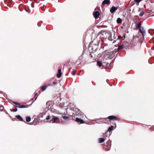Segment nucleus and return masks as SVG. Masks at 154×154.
<instances>
[{
    "label": "nucleus",
    "mask_w": 154,
    "mask_h": 154,
    "mask_svg": "<svg viewBox=\"0 0 154 154\" xmlns=\"http://www.w3.org/2000/svg\"><path fill=\"white\" fill-rule=\"evenodd\" d=\"M103 121H104V123H107L109 121H111L112 120H118L119 118L114 116H108L107 118H104L103 119Z\"/></svg>",
    "instance_id": "obj_1"
},
{
    "label": "nucleus",
    "mask_w": 154,
    "mask_h": 154,
    "mask_svg": "<svg viewBox=\"0 0 154 154\" xmlns=\"http://www.w3.org/2000/svg\"><path fill=\"white\" fill-rule=\"evenodd\" d=\"M93 43V42L91 44V45H92V47L95 46V47L94 48H92V50H93L94 49V50H96L97 49V47L98 45L99 42V41H97V43Z\"/></svg>",
    "instance_id": "obj_2"
},
{
    "label": "nucleus",
    "mask_w": 154,
    "mask_h": 154,
    "mask_svg": "<svg viewBox=\"0 0 154 154\" xmlns=\"http://www.w3.org/2000/svg\"><path fill=\"white\" fill-rule=\"evenodd\" d=\"M99 33L100 34H101L103 36L107 34L108 35H110V33L109 32H107L106 30H102L99 32Z\"/></svg>",
    "instance_id": "obj_3"
},
{
    "label": "nucleus",
    "mask_w": 154,
    "mask_h": 154,
    "mask_svg": "<svg viewBox=\"0 0 154 154\" xmlns=\"http://www.w3.org/2000/svg\"><path fill=\"white\" fill-rule=\"evenodd\" d=\"M75 121L80 124H83L85 123V122L83 120L78 118H76Z\"/></svg>",
    "instance_id": "obj_4"
},
{
    "label": "nucleus",
    "mask_w": 154,
    "mask_h": 154,
    "mask_svg": "<svg viewBox=\"0 0 154 154\" xmlns=\"http://www.w3.org/2000/svg\"><path fill=\"white\" fill-rule=\"evenodd\" d=\"M139 32H140L141 33H142V35L143 37L145 34V32L143 29V27H140L139 29Z\"/></svg>",
    "instance_id": "obj_5"
},
{
    "label": "nucleus",
    "mask_w": 154,
    "mask_h": 154,
    "mask_svg": "<svg viewBox=\"0 0 154 154\" xmlns=\"http://www.w3.org/2000/svg\"><path fill=\"white\" fill-rule=\"evenodd\" d=\"M117 9V7L113 6L110 10V12L111 13H114Z\"/></svg>",
    "instance_id": "obj_6"
},
{
    "label": "nucleus",
    "mask_w": 154,
    "mask_h": 154,
    "mask_svg": "<svg viewBox=\"0 0 154 154\" xmlns=\"http://www.w3.org/2000/svg\"><path fill=\"white\" fill-rule=\"evenodd\" d=\"M93 15L95 18H97L100 15V13L98 11H97L93 14Z\"/></svg>",
    "instance_id": "obj_7"
},
{
    "label": "nucleus",
    "mask_w": 154,
    "mask_h": 154,
    "mask_svg": "<svg viewBox=\"0 0 154 154\" xmlns=\"http://www.w3.org/2000/svg\"><path fill=\"white\" fill-rule=\"evenodd\" d=\"M110 3L109 0H104L102 2V4L103 5H104L106 4H108Z\"/></svg>",
    "instance_id": "obj_8"
},
{
    "label": "nucleus",
    "mask_w": 154,
    "mask_h": 154,
    "mask_svg": "<svg viewBox=\"0 0 154 154\" xmlns=\"http://www.w3.org/2000/svg\"><path fill=\"white\" fill-rule=\"evenodd\" d=\"M58 119V118L57 117H53L52 119L50 120V122L52 123H54Z\"/></svg>",
    "instance_id": "obj_9"
},
{
    "label": "nucleus",
    "mask_w": 154,
    "mask_h": 154,
    "mask_svg": "<svg viewBox=\"0 0 154 154\" xmlns=\"http://www.w3.org/2000/svg\"><path fill=\"white\" fill-rule=\"evenodd\" d=\"M123 48V45H122L119 46L118 47V48L117 51H115V50H114L113 51V53H114V52H116L119 51H120L121 50H122Z\"/></svg>",
    "instance_id": "obj_10"
},
{
    "label": "nucleus",
    "mask_w": 154,
    "mask_h": 154,
    "mask_svg": "<svg viewBox=\"0 0 154 154\" xmlns=\"http://www.w3.org/2000/svg\"><path fill=\"white\" fill-rule=\"evenodd\" d=\"M58 73L57 75V77L59 78L62 75L61 70V69H59L58 70Z\"/></svg>",
    "instance_id": "obj_11"
},
{
    "label": "nucleus",
    "mask_w": 154,
    "mask_h": 154,
    "mask_svg": "<svg viewBox=\"0 0 154 154\" xmlns=\"http://www.w3.org/2000/svg\"><path fill=\"white\" fill-rule=\"evenodd\" d=\"M56 84V83L54 82H53L52 83H49L47 85L48 87L52 86L53 85H55Z\"/></svg>",
    "instance_id": "obj_12"
},
{
    "label": "nucleus",
    "mask_w": 154,
    "mask_h": 154,
    "mask_svg": "<svg viewBox=\"0 0 154 154\" xmlns=\"http://www.w3.org/2000/svg\"><path fill=\"white\" fill-rule=\"evenodd\" d=\"M104 149H105L106 151H109L110 149V146H108L106 145H105L103 146Z\"/></svg>",
    "instance_id": "obj_13"
},
{
    "label": "nucleus",
    "mask_w": 154,
    "mask_h": 154,
    "mask_svg": "<svg viewBox=\"0 0 154 154\" xmlns=\"http://www.w3.org/2000/svg\"><path fill=\"white\" fill-rule=\"evenodd\" d=\"M141 22L140 21L138 23H136V27L137 29H140V27L141 25Z\"/></svg>",
    "instance_id": "obj_14"
},
{
    "label": "nucleus",
    "mask_w": 154,
    "mask_h": 154,
    "mask_svg": "<svg viewBox=\"0 0 154 154\" xmlns=\"http://www.w3.org/2000/svg\"><path fill=\"white\" fill-rule=\"evenodd\" d=\"M16 117L20 121L24 122H25L23 121V118L20 116V115H17L16 116Z\"/></svg>",
    "instance_id": "obj_15"
},
{
    "label": "nucleus",
    "mask_w": 154,
    "mask_h": 154,
    "mask_svg": "<svg viewBox=\"0 0 154 154\" xmlns=\"http://www.w3.org/2000/svg\"><path fill=\"white\" fill-rule=\"evenodd\" d=\"M47 87H48L47 85L42 86L41 88L42 91H45Z\"/></svg>",
    "instance_id": "obj_16"
},
{
    "label": "nucleus",
    "mask_w": 154,
    "mask_h": 154,
    "mask_svg": "<svg viewBox=\"0 0 154 154\" xmlns=\"http://www.w3.org/2000/svg\"><path fill=\"white\" fill-rule=\"evenodd\" d=\"M61 118H62L64 120H68L69 119V117L66 116H62L61 117Z\"/></svg>",
    "instance_id": "obj_17"
},
{
    "label": "nucleus",
    "mask_w": 154,
    "mask_h": 154,
    "mask_svg": "<svg viewBox=\"0 0 154 154\" xmlns=\"http://www.w3.org/2000/svg\"><path fill=\"white\" fill-rule=\"evenodd\" d=\"M113 128H114V126L112 125L111 127H109L108 128L107 131H108H108H109V132L111 131H112L113 129Z\"/></svg>",
    "instance_id": "obj_18"
},
{
    "label": "nucleus",
    "mask_w": 154,
    "mask_h": 154,
    "mask_svg": "<svg viewBox=\"0 0 154 154\" xmlns=\"http://www.w3.org/2000/svg\"><path fill=\"white\" fill-rule=\"evenodd\" d=\"M26 121L27 122H29L31 120V118L30 116H26Z\"/></svg>",
    "instance_id": "obj_19"
},
{
    "label": "nucleus",
    "mask_w": 154,
    "mask_h": 154,
    "mask_svg": "<svg viewBox=\"0 0 154 154\" xmlns=\"http://www.w3.org/2000/svg\"><path fill=\"white\" fill-rule=\"evenodd\" d=\"M117 22L118 23H122V20L120 18H118L117 20Z\"/></svg>",
    "instance_id": "obj_20"
},
{
    "label": "nucleus",
    "mask_w": 154,
    "mask_h": 154,
    "mask_svg": "<svg viewBox=\"0 0 154 154\" xmlns=\"http://www.w3.org/2000/svg\"><path fill=\"white\" fill-rule=\"evenodd\" d=\"M99 143H102L105 140L104 138H100L99 139Z\"/></svg>",
    "instance_id": "obj_21"
},
{
    "label": "nucleus",
    "mask_w": 154,
    "mask_h": 154,
    "mask_svg": "<svg viewBox=\"0 0 154 154\" xmlns=\"http://www.w3.org/2000/svg\"><path fill=\"white\" fill-rule=\"evenodd\" d=\"M105 145H106L108 146H110V147L111 146V143L110 140H108L107 141V142L106 143Z\"/></svg>",
    "instance_id": "obj_22"
},
{
    "label": "nucleus",
    "mask_w": 154,
    "mask_h": 154,
    "mask_svg": "<svg viewBox=\"0 0 154 154\" xmlns=\"http://www.w3.org/2000/svg\"><path fill=\"white\" fill-rule=\"evenodd\" d=\"M97 65L100 67L102 66V63L100 61H97Z\"/></svg>",
    "instance_id": "obj_23"
},
{
    "label": "nucleus",
    "mask_w": 154,
    "mask_h": 154,
    "mask_svg": "<svg viewBox=\"0 0 154 154\" xmlns=\"http://www.w3.org/2000/svg\"><path fill=\"white\" fill-rule=\"evenodd\" d=\"M15 106L16 108L14 109H13L12 110H11V111L14 112H16L17 111V107H18V106Z\"/></svg>",
    "instance_id": "obj_24"
},
{
    "label": "nucleus",
    "mask_w": 154,
    "mask_h": 154,
    "mask_svg": "<svg viewBox=\"0 0 154 154\" xmlns=\"http://www.w3.org/2000/svg\"><path fill=\"white\" fill-rule=\"evenodd\" d=\"M71 74L73 75H75L76 73V70L74 69H72V71L71 72Z\"/></svg>",
    "instance_id": "obj_25"
},
{
    "label": "nucleus",
    "mask_w": 154,
    "mask_h": 154,
    "mask_svg": "<svg viewBox=\"0 0 154 154\" xmlns=\"http://www.w3.org/2000/svg\"><path fill=\"white\" fill-rule=\"evenodd\" d=\"M18 107L19 108H26L28 107V106H25V105H22V106H19Z\"/></svg>",
    "instance_id": "obj_26"
},
{
    "label": "nucleus",
    "mask_w": 154,
    "mask_h": 154,
    "mask_svg": "<svg viewBox=\"0 0 154 154\" xmlns=\"http://www.w3.org/2000/svg\"><path fill=\"white\" fill-rule=\"evenodd\" d=\"M37 98V97H36L35 98L33 97V98L30 100V101L33 103L34 101H35Z\"/></svg>",
    "instance_id": "obj_27"
},
{
    "label": "nucleus",
    "mask_w": 154,
    "mask_h": 154,
    "mask_svg": "<svg viewBox=\"0 0 154 154\" xmlns=\"http://www.w3.org/2000/svg\"><path fill=\"white\" fill-rule=\"evenodd\" d=\"M144 12L143 11L141 12L139 14V16L140 17L142 16L144 14Z\"/></svg>",
    "instance_id": "obj_28"
},
{
    "label": "nucleus",
    "mask_w": 154,
    "mask_h": 154,
    "mask_svg": "<svg viewBox=\"0 0 154 154\" xmlns=\"http://www.w3.org/2000/svg\"><path fill=\"white\" fill-rule=\"evenodd\" d=\"M108 35V39L110 40H112V38L111 33H110V35Z\"/></svg>",
    "instance_id": "obj_29"
},
{
    "label": "nucleus",
    "mask_w": 154,
    "mask_h": 154,
    "mask_svg": "<svg viewBox=\"0 0 154 154\" xmlns=\"http://www.w3.org/2000/svg\"><path fill=\"white\" fill-rule=\"evenodd\" d=\"M12 103H11V104H13L12 103H14L15 104L17 105H20V103H18V102H14V101H12Z\"/></svg>",
    "instance_id": "obj_30"
},
{
    "label": "nucleus",
    "mask_w": 154,
    "mask_h": 154,
    "mask_svg": "<svg viewBox=\"0 0 154 154\" xmlns=\"http://www.w3.org/2000/svg\"><path fill=\"white\" fill-rule=\"evenodd\" d=\"M107 133L108 131H107L105 133L103 134V136L104 137H107Z\"/></svg>",
    "instance_id": "obj_31"
},
{
    "label": "nucleus",
    "mask_w": 154,
    "mask_h": 154,
    "mask_svg": "<svg viewBox=\"0 0 154 154\" xmlns=\"http://www.w3.org/2000/svg\"><path fill=\"white\" fill-rule=\"evenodd\" d=\"M4 109L3 106H0V110H3Z\"/></svg>",
    "instance_id": "obj_32"
},
{
    "label": "nucleus",
    "mask_w": 154,
    "mask_h": 154,
    "mask_svg": "<svg viewBox=\"0 0 154 154\" xmlns=\"http://www.w3.org/2000/svg\"><path fill=\"white\" fill-rule=\"evenodd\" d=\"M135 1L136 2L139 3L141 1V0H135Z\"/></svg>",
    "instance_id": "obj_33"
},
{
    "label": "nucleus",
    "mask_w": 154,
    "mask_h": 154,
    "mask_svg": "<svg viewBox=\"0 0 154 154\" xmlns=\"http://www.w3.org/2000/svg\"><path fill=\"white\" fill-rule=\"evenodd\" d=\"M125 38V34L123 35V36L122 37V38L123 40H124V38Z\"/></svg>",
    "instance_id": "obj_34"
},
{
    "label": "nucleus",
    "mask_w": 154,
    "mask_h": 154,
    "mask_svg": "<svg viewBox=\"0 0 154 154\" xmlns=\"http://www.w3.org/2000/svg\"><path fill=\"white\" fill-rule=\"evenodd\" d=\"M46 119L47 120H48L50 119V116H48L46 118Z\"/></svg>",
    "instance_id": "obj_35"
},
{
    "label": "nucleus",
    "mask_w": 154,
    "mask_h": 154,
    "mask_svg": "<svg viewBox=\"0 0 154 154\" xmlns=\"http://www.w3.org/2000/svg\"><path fill=\"white\" fill-rule=\"evenodd\" d=\"M34 3L33 2H32L31 4V6L32 8H33L34 7Z\"/></svg>",
    "instance_id": "obj_36"
},
{
    "label": "nucleus",
    "mask_w": 154,
    "mask_h": 154,
    "mask_svg": "<svg viewBox=\"0 0 154 154\" xmlns=\"http://www.w3.org/2000/svg\"><path fill=\"white\" fill-rule=\"evenodd\" d=\"M122 38V36H121V35H119L118 36V39H120L121 38Z\"/></svg>",
    "instance_id": "obj_37"
},
{
    "label": "nucleus",
    "mask_w": 154,
    "mask_h": 154,
    "mask_svg": "<svg viewBox=\"0 0 154 154\" xmlns=\"http://www.w3.org/2000/svg\"><path fill=\"white\" fill-rule=\"evenodd\" d=\"M70 62V59H69L67 61V62L68 63H69V62Z\"/></svg>",
    "instance_id": "obj_38"
},
{
    "label": "nucleus",
    "mask_w": 154,
    "mask_h": 154,
    "mask_svg": "<svg viewBox=\"0 0 154 154\" xmlns=\"http://www.w3.org/2000/svg\"><path fill=\"white\" fill-rule=\"evenodd\" d=\"M35 96H37L38 95L37 93H35Z\"/></svg>",
    "instance_id": "obj_39"
},
{
    "label": "nucleus",
    "mask_w": 154,
    "mask_h": 154,
    "mask_svg": "<svg viewBox=\"0 0 154 154\" xmlns=\"http://www.w3.org/2000/svg\"><path fill=\"white\" fill-rule=\"evenodd\" d=\"M94 54V53H93L92 52V53H91V57H93V56H92V54Z\"/></svg>",
    "instance_id": "obj_40"
},
{
    "label": "nucleus",
    "mask_w": 154,
    "mask_h": 154,
    "mask_svg": "<svg viewBox=\"0 0 154 154\" xmlns=\"http://www.w3.org/2000/svg\"><path fill=\"white\" fill-rule=\"evenodd\" d=\"M32 124H34V125L35 124V123H34V121H33V122H32Z\"/></svg>",
    "instance_id": "obj_41"
},
{
    "label": "nucleus",
    "mask_w": 154,
    "mask_h": 154,
    "mask_svg": "<svg viewBox=\"0 0 154 154\" xmlns=\"http://www.w3.org/2000/svg\"><path fill=\"white\" fill-rule=\"evenodd\" d=\"M36 97H37V96H35V95H34V97L35 98Z\"/></svg>",
    "instance_id": "obj_42"
},
{
    "label": "nucleus",
    "mask_w": 154,
    "mask_h": 154,
    "mask_svg": "<svg viewBox=\"0 0 154 154\" xmlns=\"http://www.w3.org/2000/svg\"><path fill=\"white\" fill-rule=\"evenodd\" d=\"M71 69H70L69 70V72L70 71V70Z\"/></svg>",
    "instance_id": "obj_43"
},
{
    "label": "nucleus",
    "mask_w": 154,
    "mask_h": 154,
    "mask_svg": "<svg viewBox=\"0 0 154 154\" xmlns=\"http://www.w3.org/2000/svg\"><path fill=\"white\" fill-rule=\"evenodd\" d=\"M121 28H123V27H122H122H121Z\"/></svg>",
    "instance_id": "obj_44"
},
{
    "label": "nucleus",
    "mask_w": 154,
    "mask_h": 154,
    "mask_svg": "<svg viewBox=\"0 0 154 154\" xmlns=\"http://www.w3.org/2000/svg\"><path fill=\"white\" fill-rule=\"evenodd\" d=\"M134 38H133V40H134Z\"/></svg>",
    "instance_id": "obj_45"
}]
</instances>
